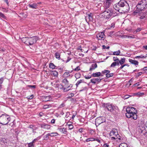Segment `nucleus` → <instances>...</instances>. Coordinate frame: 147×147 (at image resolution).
<instances>
[{"label":"nucleus","instance_id":"22","mask_svg":"<svg viewBox=\"0 0 147 147\" xmlns=\"http://www.w3.org/2000/svg\"><path fill=\"white\" fill-rule=\"evenodd\" d=\"M29 6L30 8L34 9H36L38 8L37 4L35 3H34L31 4H29Z\"/></svg>","mask_w":147,"mask_h":147},{"label":"nucleus","instance_id":"11","mask_svg":"<svg viewBox=\"0 0 147 147\" xmlns=\"http://www.w3.org/2000/svg\"><path fill=\"white\" fill-rule=\"evenodd\" d=\"M106 119L104 117H100L96 118L95 120V125L96 126L105 122Z\"/></svg>","mask_w":147,"mask_h":147},{"label":"nucleus","instance_id":"44","mask_svg":"<svg viewBox=\"0 0 147 147\" xmlns=\"http://www.w3.org/2000/svg\"><path fill=\"white\" fill-rule=\"evenodd\" d=\"M143 73V72H138V73H137V75L136 76V77H139Z\"/></svg>","mask_w":147,"mask_h":147},{"label":"nucleus","instance_id":"20","mask_svg":"<svg viewBox=\"0 0 147 147\" xmlns=\"http://www.w3.org/2000/svg\"><path fill=\"white\" fill-rule=\"evenodd\" d=\"M92 76L93 77H98L100 76H103V74L102 73V74L100 72H96V73H93L92 75Z\"/></svg>","mask_w":147,"mask_h":147},{"label":"nucleus","instance_id":"55","mask_svg":"<svg viewBox=\"0 0 147 147\" xmlns=\"http://www.w3.org/2000/svg\"><path fill=\"white\" fill-rule=\"evenodd\" d=\"M88 18L90 20H92V18L91 16V13L88 15Z\"/></svg>","mask_w":147,"mask_h":147},{"label":"nucleus","instance_id":"25","mask_svg":"<svg viewBox=\"0 0 147 147\" xmlns=\"http://www.w3.org/2000/svg\"><path fill=\"white\" fill-rule=\"evenodd\" d=\"M97 67V65L96 63L92 64V65L90 69V71H91L95 69Z\"/></svg>","mask_w":147,"mask_h":147},{"label":"nucleus","instance_id":"63","mask_svg":"<svg viewBox=\"0 0 147 147\" xmlns=\"http://www.w3.org/2000/svg\"><path fill=\"white\" fill-rule=\"evenodd\" d=\"M3 1L5 2L7 4V5L8 6L9 5V2L8 1V0H3Z\"/></svg>","mask_w":147,"mask_h":147},{"label":"nucleus","instance_id":"27","mask_svg":"<svg viewBox=\"0 0 147 147\" xmlns=\"http://www.w3.org/2000/svg\"><path fill=\"white\" fill-rule=\"evenodd\" d=\"M125 58H121L120 60H119L118 61L119 64V65L120 64L121 65H122L124 63L125 61Z\"/></svg>","mask_w":147,"mask_h":147},{"label":"nucleus","instance_id":"43","mask_svg":"<svg viewBox=\"0 0 147 147\" xmlns=\"http://www.w3.org/2000/svg\"><path fill=\"white\" fill-rule=\"evenodd\" d=\"M144 94V93L143 92H138L135 93V94L136 95H138L139 96H142Z\"/></svg>","mask_w":147,"mask_h":147},{"label":"nucleus","instance_id":"46","mask_svg":"<svg viewBox=\"0 0 147 147\" xmlns=\"http://www.w3.org/2000/svg\"><path fill=\"white\" fill-rule=\"evenodd\" d=\"M34 145L31 143H30L28 144V147H34Z\"/></svg>","mask_w":147,"mask_h":147},{"label":"nucleus","instance_id":"4","mask_svg":"<svg viewBox=\"0 0 147 147\" xmlns=\"http://www.w3.org/2000/svg\"><path fill=\"white\" fill-rule=\"evenodd\" d=\"M109 134L110 138L112 140H115L119 143L123 142V138L119 136L116 129H113L111 130Z\"/></svg>","mask_w":147,"mask_h":147},{"label":"nucleus","instance_id":"50","mask_svg":"<svg viewBox=\"0 0 147 147\" xmlns=\"http://www.w3.org/2000/svg\"><path fill=\"white\" fill-rule=\"evenodd\" d=\"M80 69V67L79 66H78L76 68L74 69V71H79Z\"/></svg>","mask_w":147,"mask_h":147},{"label":"nucleus","instance_id":"28","mask_svg":"<svg viewBox=\"0 0 147 147\" xmlns=\"http://www.w3.org/2000/svg\"><path fill=\"white\" fill-rule=\"evenodd\" d=\"M49 67L50 68L52 69H56V66L53 63H51L49 64Z\"/></svg>","mask_w":147,"mask_h":147},{"label":"nucleus","instance_id":"33","mask_svg":"<svg viewBox=\"0 0 147 147\" xmlns=\"http://www.w3.org/2000/svg\"><path fill=\"white\" fill-rule=\"evenodd\" d=\"M49 136H50L51 137L55 136H57L58 134V133L56 132L51 133H49Z\"/></svg>","mask_w":147,"mask_h":147},{"label":"nucleus","instance_id":"21","mask_svg":"<svg viewBox=\"0 0 147 147\" xmlns=\"http://www.w3.org/2000/svg\"><path fill=\"white\" fill-rule=\"evenodd\" d=\"M111 3V0H107L106 3L105 4V7L106 9H107L109 8Z\"/></svg>","mask_w":147,"mask_h":147},{"label":"nucleus","instance_id":"2","mask_svg":"<svg viewBox=\"0 0 147 147\" xmlns=\"http://www.w3.org/2000/svg\"><path fill=\"white\" fill-rule=\"evenodd\" d=\"M102 106L106 111H109L114 115H116L119 112V109L117 106L109 103H104Z\"/></svg>","mask_w":147,"mask_h":147},{"label":"nucleus","instance_id":"60","mask_svg":"<svg viewBox=\"0 0 147 147\" xmlns=\"http://www.w3.org/2000/svg\"><path fill=\"white\" fill-rule=\"evenodd\" d=\"M140 85V82H137L134 84L133 85L134 86H138Z\"/></svg>","mask_w":147,"mask_h":147},{"label":"nucleus","instance_id":"17","mask_svg":"<svg viewBox=\"0 0 147 147\" xmlns=\"http://www.w3.org/2000/svg\"><path fill=\"white\" fill-rule=\"evenodd\" d=\"M40 127L42 128L49 130L51 128V126L48 124L43 123L40 125Z\"/></svg>","mask_w":147,"mask_h":147},{"label":"nucleus","instance_id":"62","mask_svg":"<svg viewBox=\"0 0 147 147\" xmlns=\"http://www.w3.org/2000/svg\"><path fill=\"white\" fill-rule=\"evenodd\" d=\"M83 129L82 128H81L79 129L78 131L80 133H82L83 132Z\"/></svg>","mask_w":147,"mask_h":147},{"label":"nucleus","instance_id":"37","mask_svg":"<svg viewBox=\"0 0 147 147\" xmlns=\"http://www.w3.org/2000/svg\"><path fill=\"white\" fill-rule=\"evenodd\" d=\"M55 56L57 59H60V55L59 53H58V52L55 53Z\"/></svg>","mask_w":147,"mask_h":147},{"label":"nucleus","instance_id":"24","mask_svg":"<svg viewBox=\"0 0 147 147\" xmlns=\"http://www.w3.org/2000/svg\"><path fill=\"white\" fill-rule=\"evenodd\" d=\"M73 70L71 71H69L68 72H65L63 75V76L65 78H66L70 76L69 74L70 73H71L72 72Z\"/></svg>","mask_w":147,"mask_h":147},{"label":"nucleus","instance_id":"52","mask_svg":"<svg viewBox=\"0 0 147 147\" xmlns=\"http://www.w3.org/2000/svg\"><path fill=\"white\" fill-rule=\"evenodd\" d=\"M1 17L4 19H5L6 18L5 16L3 13H1Z\"/></svg>","mask_w":147,"mask_h":147},{"label":"nucleus","instance_id":"34","mask_svg":"<svg viewBox=\"0 0 147 147\" xmlns=\"http://www.w3.org/2000/svg\"><path fill=\"white\" fill-rule=\"evenodd\" d=\"M52 106V104L45 105H44L43 108L44 109H47L51 107Z\"/></svg>","mask_w":147,"mask_h":147},{"label":"nucleus","instance_id":"15","mask_svg":"<svg viewBox=\"0 0 147 147\" xmlns=\"http://www.w3.org/2000/svg\"><path fill=\"white\" fill-rule=\"evenodd\" d=\"M95 141H97L99 143H101V140H99L98 138H94L93 137L87 139L86 140L84 141V142H87L90 141L92 142Z\"/></svg>","mask_w":147,"mask_h":147},{"label":"nucleus","instance_id":"53","mask_svg":"<svg viewBox=\"0 0 147 147\" xmlns=\"http://www.w3.org/2000/svg\"><path fill=\"white\" fill-rule=\"evenodd\" d=\"M68 127L69 128V129L71 130L74 127V126L72 125V123H71V125H69V126Z\"/></svg>","mask_w":147,"mask_h":147},{"label":"nucleus","instance_id":"41","mask_svg":"<svg viewBox=\"0 0 147 147\" xmlns=\"http://www.w3.org/2000/svg\"><path fill=\"white\" fill-rule=\"evenodd\" d=\"M75 77L76 79L80 78L81 77V74L79 73L76 74L75 75Z\"/></svg>","mask_w":147,"mask_h":147},{"label":"nucleus","instance_id":"57","mask_svg":"<svg viewBox=\"0 0 147 147\" xmlns=\"http://www.w3.org/2000/svg\"><path fill=\"white\" fill-rule=\"evenodd\" d=\"M78 49L81 51V52H83V50L82 48V47L81 46H80L78 47Z\"/></svg>","mask_w":147,"mask_h":147},{"label":"nucleus","instance_id":"51","mask_svg":"<svg viewBox=\"0 0 147 147\" xmlns=\"http://www.w3.org/2000/svg\"><path fill=\"white\" fill-rule=\"evenodd\" d=\"M142 29V28H138L135 31V32H140Z\"/></svg>","mask_w":147,"mask_h":147},{"label":"nucleus","instance_id":"3","mask_svg":"<svg viewBox=\"0 0 147 147\" xmlns=\"http://www.w3.org/2000/svg\"><path fill=\"white\" fill-rule=\"evenodd\" d=\"M127 113L125 114L126 117L128 118L132 117L133 119L136 120L137 118L136 113L137 110L134 107H129L126 109Z\"/></svg>","mask_w":147,"mask_h":147},{"label":"nucleus","instance_id":"7","mask_svg":"<svg viewBox=\"0 0 147 147\" xmlns=\"http://www.w3.org/2000/svg\"><path fill=\"white\" fill-rule=\"evenodd\" d=\"M11 118L9 115L6 114H2L1 115V124L3 125H6L7 124L9 121H10Z\"/></svg>","mask_w":147,"mask_h":147},{"label":"nucleus","instance_id":"10","mask_svg":"<svg viewBox=\"0 0 147 147\" xmlns=\"http://www.w3.org/2000/svg\"><path fill=\"white\" fill-rule=\"evenodd\" d=\"M39 38L36 36H33L30 38H28V40L27 45H31L36 43V41L39 40Z\"/></svg>","mask_w":147,"mask_h":147},{"label":"nucleus","instance_id":"59","mask_svg":"<svg viewBox=\"0 0 147 147\" xmlns=\"http://www.w3.org/2000/svg\"><path fill=\"white\" fill-rule=\"evenodd\" d=\"M28 86L30 88H35L36 87L35 85H29Z\"/></svg>","mask_w":147,"mask_h":147},{"label":"nucleus","instance_id":"5","mask_svg":"<svg viewBox=\"0 0 147 147\" xmlns=\"http://www.w3.org/2000/svg\"><path fill=\"white\" fill-rule=\"evenodd\" d=\"M102 14V15L104 16V18L107 20L110 19L115 16L113 12V10L110 8L105 11Z\"/></svg>","mask_w":147,"mask_h":147},{"label":"nucleus","instance_id":"31","mask_svg":"<svg viewBox=\"0 0 147 147\" xmlns=\"http://www.w3.org/2000/svg\"><path fill=\"white\" fill-rule=\"evenodd\" d=\"M120 50H118L117 51H114L113 53V55H120Z\"/></svg>","mask_w":147,"mask_h":147},{"label":"nucleus","instance_id":"64","mask_svg":"<svg viewBox=\"0 0 147 147\" xmlns=\"http://www.w3.org/2000/svg\"><path fill=\"white\" fill-rule=\"evenodd\" d=\"M44 115V114L42 112H40L39 114V115L40 117H41Z\"/></svg>","mask_w":147,"mask_h":147},{"label":"nucleus","instance_id":"19","mask_svg":"<svg viewBox=\"0 0 147 147\" xmlns=\"http://www.w3.org/2000/svg\"><path fill=\"white\" fill-rule=\"evenodd\" d=\"M128 60L129 62L132 64L136 66L138 65V62L136 60H133L131 59H129Z\"/></svg>","mask_w":147,"mask_h":147},{"label":"nucleus","instance_id":"29","mask_svg":"<svg viewBox=\"0 0 147 147\" xmlns=\"http://www.w3.org/2000/svg\"><path fill=\"white\" fill-rule=\"evenodd\" d=\"M51 74L53 75L55 77H57L58 76V73L56 71H52L51 72Z\"/></svg>","mask_w":147,"mask_h":147},{"label":"nucleus","instance_id":"54","mask_svg":"<svg viewBox=\"0 0 147 147\" xmlns=\"http://www.w3.org/2000/svg\"><path fill=\"white\" fill-rule=\"evenodd\" d=\"M70 115V114L69 112H67L66 113V115L65 116V117H66L67 118H68L69 116V115Z\"/></svg>","mask_w":147,"mask_h":147},{"label":"nucleus","instance_id":"40","mask_svg":"<svg viewBox=\"0 0 147 147\" xmlns=\"http://www.w3.org/2000/svg\"><path fill=\"white\" fill-rule=\"evenodd\" d=\"M141 70H142L144 73H147V67H144V68L141 69Z\"/></svg>","mask_w":147,"mask_h":147},{"label":"nucleus","instance_id":"23","mask_svg":"<svg viewBox=\"0 0 147 147\" xmlns=\"http://www.w3.org/2000/svg\"><path fill=\"white\" fill-rule=\"evenodd\" d=\"M42 98L45 101H50L51 98L49 96H42Z\"/></svg>","mask_w":147,"mask_h":147},{"label":"nucleus","instance_id":"39","mask_svg":"<svg viewBox=\"0 0 147 147\" xmlns=\"http://www.w3.org/2000/svg\"><path fill=\"white\" fill-rule=\"evenodd\" d=\"M146 57V56L143 55H141L140 56H137L135 57V59H139V58H145Z\"/></svg>","mask_w":147,"mask_h":147},{"label":"nucleus","instance_id":"36","mask_svg":"<svg viewBox=\"0 0 147 147\" xmlns=\"http://www.w3.org/2000/svg\"><path fill=\"white\" fill-rule=\"evenodd\" d=\"M119 147H128L127 145L125 143H121L119 145Z\"/></svg>","mask_w":147,"mask_h":147},{"label":"nucleus","instance_id":"14","mask_svg":"<svg viewBox=\"0 0 147 147\" xmlns=\"http://www.w3.org/2000/svg\"><path fill=\"white\" fill-rule=\"evenodd\" d=\"M96 37L99 40H104L105 37L104 32H99L96 35Z\"/></svg>","mask_w":147,"mask_h":147},{"label":"nucleus","instance_id":"42","mask_svg":"<svg viewBox=\"0 0 147 147\" xmlns=\"http://www.w3.org/2000/svg\"><path fill=\"white\" fill-rule=\"evenodd\" d=\"M49 134L48 133L46 134V135H45L44 136V139L45 140H48L49 139Z\"/></svg>","mask_w":147,"mask_h":147},{"label":"nucleus","instance_id":"49","mask_svg":"<svg viewBox=\"0 0 147 147\" xmlns=\"http://www.w3.org/2000/svg\"><path fill=\"white\" fill-rule=\"evenodd\" d=\"M62 131L63 132V133H65L67 132L66 129L65 128H63L62 129Z\"/></svg>","mask_w":147,"mask_h":147},{"label":"nucleus","instance_id":"9","mask_svg":"<svg viewBox=\"0 0 147 147\" xmlns=\"http://www.w3.org/2000/svg\"><path fill=\"white\" fill-rule=\"evenodd\" d=\"M72 86V85L69 84V82L68 84L59 85V88L63 90L64 92H66L69 90Z\"/></svg>","mask_w":147,"mask_h":147},{"label":"nucleus","instance_id":"6","mask_svg":"<svg viewBox=\"0 0 147 147\" xmlns=\"http://www.w3.org/2000/svg\"><path fill=\"white\" fill-rule=\"evenodd\" d=\"M136 10L142 11L147 7V0H142L140 1L136 6Z\"/></svg>","mask_w":147,"mask_h":147},{"label":"nucleus","instance_id":"13","mask_svg":"<svg viewBox=\"0 0 147 147\" xmlns=\"http://www.w3.org/2000/svg\"><path fill=\"white\" fill-rule=\"evenodd\" d=\"M102 73L103 75L105 74L106 75V77L107 78L112 77L114 75L113 73H109L110 71L108 70H104L102 71Z\"/></svg>","mask_w":147,"mask_h":147},{"label":"nucleus","instance_id":"58","mask_svg":"<svg viewBox=\"0 0 147 147\" xmlns=\"http://www.w3.org/2000/svg\"><path fill=\"white\" fill-rule=\"evenodd\" d=\"M109 145L107 143L104 144L103 145V147H109Z\"/></svg>","mask_w":147,"mask_h":147},{"label":"nucleus","instance_id":"32","mask_svg":"<svg viewBox=\"0 0 147 147\" xmlns=\"http://www.w3.org/2000/svg\"><path fill=\"white\" fill-rule=\"evenodd\" d=\"M115 24L114 23H112L109 25V26L107 27L108 29H111L115 27Z\"/></svg>","mask_w":147,"mask_h":147},{"label":"nucleus","instance_id":"30","mask_svg":"<svg viewBox=\"0 0 147 147\" xmlns=\"http://www.w3.org/2000/svg\"><path fill=\"white\" fill-rule=\"evenodd\" d=\"M41 138V136H39L36 138L34 139L30 143H32L33 144L34 143L36 142L38 140H39Z\"/></svg>","mask_w":147,"mask_h":147},{"label":"nucleus","instance_id":"1","mask_svg":"<svg viewBox=\"0 0 147 147\" xmlns=\"http://www.w3.org/2000/svg\"><path fill=\"white\" fill-rule=\"evenodd\" d=\"M114 8L120 13H125L129 10L130 7L128 3L124 0H120L113 6Z\"/></svg>","mask_w":147,"mask_h":147},{"label":"nucleus","instance_id":"18","mask_svg":"<svg viewBox=\"0 0 147 147\" xmlns=\"http://www.w3.org/2000/svg\"><path fill=\"white\" fill-rule=\"evenodd\" d=\"M1 144L2 146H3L1 147H7V142L6 139L5 138H2L1 139Z\"/></svg>","mask_w":147,"mask_h":147},{"label":"nucleus","instance_id":"35","mask_svg":"<svg viewBox=\"0 0 147 147\" xmlns=\"http://www.w3.org/2000/svg\"><path fill=\"white\" fill-rule=\"evenodd\" d=\"M84 82V80H80L78 81L76 84V85L78 86L81 83Z\"/></svg>","mask_w":147,"mask_h":147},{"label":"nucleus","instance_id":"38","mask_svg":"<svg viewBox=\"0 0 147 147\" xmlns=\"http://www.w3.org/2000/svg\"><path fill=\"white\" fill-rule=\"evenodd\" d=\"M68 83H69V82L68 80L66 79L65 78L62 80L63 84L62 85L68 84Z\"/></svg>","mask_w":147,"mask_h":147},{"label":"nucleus","instance_id":"12","mask_svg":"<svg viewBox=\"0 0 147 147\" xmlns=\"http://www.w3.org/2000/svg\"><path fill=\"white\" fill-rule=\"evenodd\" d=\"M119 59L117 57H113V60L114 61V62H113L111 65L110 67H114L116 66L119 65V64L118 63V61Z\"/></svg>","mask_w":147,"mask_h":147},{"label":"nucleus","instance_id":"16","mask_svg":"<svg viewBox=\"0 0 147 147\" xmlns=\"http://www.w3.org/2000/svg\"><path fill=\"white\" fill-rule=\"evenodd\" d=\"M101 79L100 78H93L91 79L90 82L94 84H98L100 82Z\"/></svg>","mask_w":147,"mask_h":147},{"label":"nucleus","instance_id":"8","mask_svg":"<svg viewBox=\"0 0 147 147\" xmlns=\"http://www.w3.org/2000/svg\"><path fill=\"white\" fill-rule=\"evenodd\" d=\"M142 11L140 10H135L133 12V14L134 15H136L137 16H139V18L140 19H142L146 18L147 13L146 12Z\"/></svg>","mask_w":147,"mask_h":147},{"label":"nucleus","instance_id":"61","mask_svg":"<svg viewBox=\"0 0 147 147\" xmlns=\"http://www.w3.org/2000/svg\"><path fill=\"white\" fill-rule=\"evenodd\" d=\"M91 48L92 50H93L95 51L96 49V46H93Z\"/></svg>","mask_w":147,"mask_h":147},{"label":"nucleus","instance_id":"26","mask_svg":"<svg viewBox=\"0 0 147 147\" xmlns=\"http://www.w3.org/2000/svg\"><path fill=\"white\" fill-rule=\"evenodd\" d=\"M28 38L24 37L22 39V41L23 42L25 43L27 45L28 44Z\"/></svg>","mask_w":147,"mask_h":147},{"label":"nucleus","instance_id":"47","mask_svg":"<svg viewBox=\"0 0 147 147\" xmlns=\"http://www.w3.org/2000/svg\"><path fill=\"white\" fill-rule=\"evenodd\" d=\"M102 47L103 49H109L110 47L109 46H108L107 47H106L105 45H102Z\"/></svg>","mask_w":147,"mask_h":147},{"label":"nucleus","instance_id":"45","mask_svg":"<svg viewBox=\"0 0 147 147\" xmlns=\"http://www.w3.org/2000/svg\"><path fill=\"white\" fill-rule=\"evenodd\" d=\"M92 77V75L90 76L88 75L87 76H84L85 78L87 79H88Z\"/></svg>","mask_w":147,"mask_h":147},{"label":"nucleus","instance_id":"56","mask_svg":"<svg viewBox=\"0 0 147 147\" xmlns=\"http://www.w3.org/2000/svg\"><path fill=\"white\" fill-rule=\"evenodd\" d=\"M34 96L33 95H32L31 96H28L27 97V98L28 99H31L33 98Z\"/></svg>","mask_w":147,"mask_h":147},{"label":"nucleus","instance_id":"48","mask_svg":"<svg viewBox=\"0 0 147 147\" xmlns=\"http://www.w3.org/2000/svg\"><path fill=\"white\" fill-rule=\"evenodd\" d=\"M95 133V131L94 130H90V133L91 135L94 134Z\"/></svg>","mask_w":147,"mask_h":147}]
</instances>
